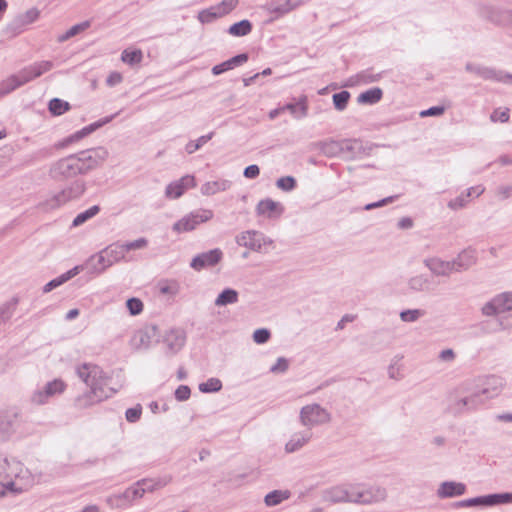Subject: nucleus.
<instances>
[{
    "label": "nucleus",
    "mask_w": 512,
    "mask_h": 512,
    "mask_svg": "<svg viewBox=\"0 0 512 512\" xmlns=\"http://www.w3.org/2000/svg\"><path fill=\"white\" fill-rule=\"evenodd\" d=\"M302 4V0H272L267 3L265 9L278 19Z\"/></svg>",
    "instance_id": "obj_24"
},
{
    "label": "nucleus",
    "mask_w": 512,
    "mask_h": 512,
    "mask_svg": "<svg viewBox=\"0 0 512 512\" xmlns=\"http://www.w3.org/2000/svg\"><path fill=\"white\" fill-rule=\"evenodd\" d=\"M30 473L23 464L15 458L9 459L0 453V482L4 481H29Z\"/></svg>",
    "instance_id": "obj_7"
},
{
    "label": "nucleus",
    "mask_w": 512,
    "mask_h": 512,
    "mask_svg": "<svg viewBox=\"0 0 512 512\" xmlns=\"http://www.w3.org/2000/svg\"><path fill=\"white\" fill-rule=\"evenodd\" d=\"M312 437L310 430L294 433L290 440L285 445V450L288 453H293L301 449Z\"/></svg>",
    "instance_id": "obj_30"
},
{
    "label": "nucleus",
    "mask_w": 512,
    "mask_h": 512,
    "mask_svg": "<svg viewBox=\"0 0 512 512\" xmlns=\"http://www.w3.org/2000/svg\"><path fill=\"white\" fill-rule=\"evenodd\" d=\"M214 136V132H210L206 135L200 136L195 141H189L185 146V151L188 154H193L200 148H202L208 141H210Z\"/></svg>",
    "instance_id": "obj_50"
},
{
    "label": "nucleus",
    "mask_w": 512,
    "mask_h": 512,
    "mask_svg": "<svg viewBox=\"0 0 512 512\" xmlns=\"http://www.w3.org/2000/svg\"><path fill=\"white\" fill-rule=\"evenodd\" d=\"M143 497V489L137 485V482L128 487L123 493L115 496H111L107 499V502L111 505H114L116 502V506H124L131 504L134 500L140 499Z\"/></svg>",
    "instance_id": "obj_22"
},
{
    "label": "nucleus",
    "mask_w": 512,
    "mask_h": 512,
    "mask_svg": "<svg viewBox=\"0 0 512 512\" xmlns=\"http://www.w3.org/2000/svg\"><path fill=\"white\" fill-rule=\"evenodd\" d=\"M276 186L285 192H290L296 188L297 182L293 176H284L276 181Z\"/></svg>",
    "instance_id": "obj_56"
},
{
    "label": "nucleus",
    "mask_w": 512,
    "mask_h": 512,
    "mask_svg": "<svg viewBox=\"0 0 512 512\" xmlns=\"http://www.w3.org/2000/svg\"><path fill=\"white\" fill-rule=\"evenodd\" d=\"M484 316L497 317L499 329L501 320L512 315V292H502L487 301L481 308Z\"/></svg>",
    "instance_id": "obj_5"
},
{
    "label": "nucleus",
    "mask_w": 512,
    "mask_h": 512,
    "mask_svg": "<svg viewBox=\"0 0 512 512\" xmlns=\"http://www.w3.org/2000/svg\"><path fill=\"white\" fill-rule=\"evenodd\" d=\"M400 198V195L399 194H396V195H391V196H388V197H385L379 201H376V202H372V203H368L364 206V210L366 211H370V210H373V209H376V208H380V207H383L385 205H388V204H391L393 202H395L396 200H398Z\"/></svg>",
    "instance_id": "obj_57"
},
{
    "label": "nucleus",
    "mask_w": 512,
    "mask_h": 512,
    "mask_svg": "<svg viewBox=\"0 0 512 512\" xmlns=\"http://www.w3.org/2000/svg\"><path fill=\"white\" fill-rule=\"evenodd\" d=\"M186 335L181 329H171L163 339L165 353L169 356L177 354L185 345Z\"/></svg>",
    "instance_id": "obj_20"
},
{
    "label": "nucleus",
    "mask_w": 512,
    "mask_h": 512,
    "mask_svg": "<svg viewBox=\"0 0 512 512\" xmlns=\"http://www.w3.org/2000/svg\"><path fill=\"white\" fill-rule=\"evenodd\" d=\"M147 245H148L147 239L142 237V238H138L131 242L113 243V244L107 246L106 248H104V250H105V254L109 258L108 262L114 264L121 260L129 261L128 259H126L127 252H129L131 250L143 249Z\"/></svg>",
    "instance_id": "obj_11"
},
{
    "label": "nucleus",
    "mask_w": 512,
    "mask_h": 512,
    "mask_svg": "<svg viewBox=\"0 0 512 512\" xmlns=\"http://www.w3.org/2000/svg\"><path fill=\"white\" fill-rule=\"evenodd\" d=\"M430 280L425 275H416L409 279L408 287L414 292H423L429 289Z\"/></svg>",
    "instance_id": "obj_42"
},
{
    "label": "nucleus",
    "mask_w": 512,
    "mask_h": 512,
    "mask_svg": "<svg viewBox=\"0 0 512 512\" xmlns=\"http://www.w3.org/2000/svg\"><path fill=\"white\" fill-rule=\"evenodd\" d=\"M213 216L214 213L210 209L191 211L173 224L172 231L177 234L191 232L195 230L198 225L211 220Z\"/></svg>",
    "instance_id": "obj_8"
},
{
    "label": "nucleus",
    "mask_w": 512,
    "mask_h": 512,
    "mask_svg": "<svg viewBox=\"0 0 512 512\" xmlns=\"http://www.w3.org/2000/svg\"><path fill=\"white\" fill-rule=\"evenodd\" d=\"M19 303V298L14 296L0 306V326L6 323L14 314Z\"/></svg>",
    "instance_id": "obj_39"
},
{
    "label": "nucleus",
    "mask_w": 512,
    "mask_h": 512,
    "mask_svg": "<svg viewBox=\"0 0 512 512\" xmlns=\"http://www.w3.org/2000/svg\"><path fill=\"white\" fill-rule=\"evenodd\" d=\"M195 186V177L193 175H185L179 180L171 182L166 186L165 196L169 199H178L187 189Z\"/></svg>",
    "instance_id": "obj_21"
},
{
    "label": "nucleus",
    "mask_w": 512,
    "mask_h": 512,
    "mask_svg": "<svg viewBox=\"0 0 512 512\" xmlns=\"http://www.w3.org/2000/svg\"><path fill=\"white\" fill-rule=\"evenodd\" d=\"M465 70L469 73H473L484 80H492L496 82H506L512 78L510 73L496 70L490 67L482 66L474 63H467Z\"/></svg>",
    "instance_id": "obj_17"
},
{
    "label": "nucleus",
    "mask_w": 512,
    "mask_h": 512,
    "mask_svg": "<svg viewBox=\"0 0 512 512\" xmlns=\"http://www.w3.org/2000/svg\"><path fill=\"white\" fill-rule=\"evenodd\" d=\"M108 257L105 254V250H101L99 253L91 256L90 262L93 263V269L98 273L104 271L106 268L112 266L113 264L108 262Z\"/></svg>",
    "instance_id": "obj_46"
},
{
    "label": "nucleus",
    "mask_w": 512,
    "mask_h": 512,
    "mask_svg": "<svg viewBox=\"0 0 512 512\" xmlns=\"http://www.w3.org/2000/svg\"><path fill=\"white\" fill-rule=\"evenodd\" d=\"M424 264L436 276H448L454 272L452 261L432 257L425 259Z\"/></svg>",
    "instance_id": "obj_26"
},
{
    "label": "nucleus",
    "mask_w": 512,
    "mask_h": 512,
    "mask_svg": "<svg viewBox=\"0 0 512 512\" xmlns=\"http://www.w3.org/2000/svg\"><path fill=\"white\" fill-rule=\"evenodd\" d=\"M19 427V418L15 412L0 414V441L8 440Z\"/></svg>",
    "instance_id": "obj_23"
},
{
    "label": "nucleus",
    "mask_w": 512,
    "mask_h": 512,
    "mask_svg": "<svg viewBox=\"0 0 512 512\" xmlns=\"http://www.w3.org/2000/svg\"><path fill=\"white\" fill-rule=\"evenodd\" d=\"M383 97V91L379 87L370 88L359 94L357 102L359 104L374 105L378 103Z\"/></svg>",
    "instance_id": "obj_36"
},
{
    "label": "nucleus",
    "mask_w": 512,
    "mask_h": 512,
    "mask_svg": "<svg viewBox=\"0 0 512 512\" xmlns=\"http://www.w3.org/2000/svg\"><path fill=\"white\" fill-rule=\"evenodd\" d=\"M252 27V23L249 20L243 19L232 24L228 29V33L235 37H243L252 31Z\"/></svg>",
    "instance_id": "obj_40"
},
{
    "label": "nucleus",
    "mask_w": 512,
    "mask_h": 512,
    "mask_svg": "<svg viewBox=\"0 0 512 512\" xmlns=\"http://www.w3.org/2000/svg\"><path fill=\"white\" fill-rule=\"evenodd\" d=\"M236 243L255 252H263L267 245H272V239L256 230H247L236 236Z\"/></svg>",
    "instance_id": "obj_13"
},
{
    "label": "nucleus",
    "mask_w": 512,
    "mask_h": 512,
    "mask_svg": "<svg viewBox=\"0 0 512 512\" xmlns=\"http://www.w3.org/2000/svg\"><path fill=\"white\" fill-rule=\"evenodd\" d=\"M29 481H4L0 482V498L5 495L7 491L19 493L24 489V485L28 484Z\"/></svg>",
    "instance_id": "obj_49"
},
{
    "label": "nucleus",
    "mask_w": 512,
    "mask_h": 512,
    "mask_svg": "<svg viewBox=\"0 0 512 512\" xmlns=\"http://www.w3.org/2000/svg\"><path fill=\"white\" fill-rule=\"evenodd\" d=\"M239 294L233 288H225L222 290L217 298L215 299L214 304L218 307L227 306L230 304H235L238 302Z\"/></svg>",
    "instance_id": "obj_37"
},
{
    "label": "nucleus",
    "mask_w": 512,
    "mask_h": 512,
    "mask_svg": "<svg viewBox=\"0 0 512 512\" xmlns=\"http://www.w3.org/2000/svg\"><path fill=\"white\" fill-rule=\"evenodd\" d=\"M472 191H477V196H480L481 194L484 193L485 188L482 185L470 187L464 193L460 194L454 199H451L448 202L447 206L451 210H459L461 208H464L468 203V198L472 196Z\"/></svg>",
    "instance_id": "obj_29"
},
{
    "label": "nucleus",
    "mask_w": 512,
    "mask_h": 512,
    "mask_svg": "<svg viewBox=\"0 0 512 512\" xmlns=\"http://www.w3.org/2000/svg\"><path fill=\"white\" fill-rule=\"evenodd\" d=\"M85 191V183L82 180H76L68 187L64 188L60 192L54 194L44 202L39 204V207L43 211L54 210L65 203L78 199Z\"/></svg>",
    "instance_id": "obj_6"
},
{
    "label": "nucleus",
    "mask_w": 512,
    "mask_h": 512,
    "mask_svg": "<svg viewBox=\"0 0 512 512\" xmlns=\"http://www.w3.org/2000/svg\"><path fill=\"white\" fill-rule=\"evenodd\" d=\"M289 497L290 492L288 490H273L265 496L264 502L267 506L272 507L280 504Z\"/></svg>",
    "instance_id": "obj_41"
},
{
    "label": "nucleus",
    "mask_w": 512,
    "mask_h": 512,
    "mask_svg": "<svg viewBox=\"0 0 512 512\" xmlns=\"http://www.w3.org/2000/svg\"><path fill=\"white\" fill-rule=\"evenodd\" d=\"M198 388L202 393H214L221 390L222 382L218 378H209L207 381L200 383Z\"/></svg>",
    "instance_id": "obj_55"
},
{
    "label": "nucleus",
    "mask_w": 512,
    "mask_h": 512,
    "mask_svg": "<svg viewBox=\"0 0 512 512\" xmlns=\"http://www.w3.org/2000/svg\"><path fill=\"white\" fill-rule=\"evenodd\" d=\"M321 151L328 157L340 156L342 157V146L341 140H329L325 141L321 145Z\"/></svg>",
    "instance_id": "obj_43"
},
{
    "label": "nucleus",
    "mask_w": 512,
    "mask_h": 512,
    "mask_svg": "<svg viewBox=\"0 0 512 512\" xmlns=\"http://www.w3.org/2000/svg\"><path fill=\"white\" fill-rule=\"evenodd\" d=\"M142 59L143 53L140 49H125L121 54V60L130 66L139 64Z\"/></svg>",
    "instance_id": "obj_47"
},
{
    "label": "nucleus",
    "mask_w": 512,
    "mask_h": 512,
    "mask_svg": "<svg viewBox=\"0 0 512 512\" xmlns=\"http://www.w3.org/2000/svg\"><path fill=\"white\" fill-rule=\"evenodd\" d=\"M100 211L98 205H93L87 210L80 212L72 221V227H78L83 225L85 222L96 216Z\"/></svg>",
    "instance_id": "obj_45"
},
{
    "label": "nucleus",
    "mask_w": 512,
    "mask_h": 512,
    "mask_svg": "<svg viewBox=\"0 0 512 512\" xmlns=\"http://www.w3.org/2000/svg\"><path fill=\"white\" fill-rule=\"evenodd\" d=\"M80 270H81L80 266H75L72 269L68 270L67 272L61 274L60 276L50 280L48 283H46L43 286V292L49 293L53 289L63 285L64 283H66L67 281H69L70 279H72L73 277L78 275Z\"/></svg>",
    "instance_id": "obj_31"
},
{
    "label": "nucleus",
    "mask_w": 512,
    "mask_h": 512,
    "mask_svg": "<svg viewBox=\"0 0 512 512\" xmlns=\"http://www.w3.org/2000/svg\"><path fill=\"white\" fill-rule=\"evenodd\" d=\"M476 262L475 251L471 249H465L458 254L457 258L452 260L454 272H460L467 270Z\"/></svg>",
    "instance_id": "obj_27"
},
{
    "label": "nucleus",
    "mask_w": 512,
    "mask_h": 512,
    "mask_svg": "<svg viewBox=\"0 0 512 512\" xmlns=\"http://www.w3.org/2000/svg\"><path fill=\"white\" fill-rule=\"evenodd\" d=\"M382 78V73L374 74L372 70L367 69L359 72L355 77L350 78V85L353 84H370L378 82Z\"/></svg>",
    "instance_id": "obj_38"
},
{
    "label": "nucleus",
    "mask_w": 512,
    "mask_h": 512,
    "mask_svg": "<svg viewBox=\"0 0 512 512\" xmlns=\"http://www.w3.org/2000/svg\"><path fill=\"white\" fill-rule=\"evenodd\" d=\"M221 17V13H218L215 6H211L207 9H203L198 13V20L202 24L212 23L216 19Z\"/></svg>",
    "instance_id": "obj_53"
},
{
    "label": "nucleus",
    "mask_w": 512,
    "mask_h": 512,
    "mask_svg": "<svg viewBox=\"0 0 512 512\" xmlns=\"http://www.w3.org/2000/svg\"><path fill=\"white\" fill-rule=\"evenodd\" d=\"M76 373L90 388L88 392L76 398L75 404L77 407L88 408L112 397L116 393L115 389L107 387L108 378L98 365L84 363L77 367Z\"/></svg>",
    "instance_id": "obj_3"
},
{
    "label": "nucleus",
    "mask_w": 512,
    "mask_h": 512,
    "mask_svg": "<svg viewBox=\"0 0 512 512\" xmlns=\"http://www.w3.org/2000/svg\"><path fill=\"white\" fill-rule=\"evenodd\" d=\"M238 0H222L219 4L215 5L218 13H221V17L231 12L236 8Z\"/></svg>",
    "instance_id": "obj_61"
},
{
    "label": "nucleus",
    "mask_w": 512,
    "mask_h": 512,
    "mask_svg": "<svg viewBox=\"0 0 512 512\" xmlns=\"http://www.w3.org/2000/svg\"><path fill=\"white\" fill-rule=\"evenodd\" d=\"M89 27H90V21H84V22L78 23L76 25H73L64 34H62L58 37V41L65 42L68 39L76 36L80 32L88 29Z\"/></svg>",
    "instance_id": "obj_51"
},
{
    "label": "nucleus",
    "mask_w": 512,
    "mask_h": 512,
    "mask_svg": "<svg viewBox=\"0 0 512 512\" xmlns=\"http://www.w3.org/2000/svg\"><path fill=\"white\" fill-rule=\"evenodd\" d=\"M222 258V250L214 248L194 256L190 262V267L196 271H201L205 268L214 267L222 260Z\"/></svg>",
    "instance_id": "obj_18"
},
{
    "label": "nucleus",
    "mask_w": 512,
    "mask_h": 512,
    "mask_svg": "<svg viewBox=\"0 0 512 512\" xmlns=\"http://www.w3.org/2000/svg\"><path fill=\"white\" fill-rule=\"evenodd\" d=\"M155 328L139 330L137 331L132 339L131 343L135 349H148L151 344V338L154 336Z\"/></svg>",
    "instance_id": "obj_34"
},
{
    "label": "nucleus",
    "mask_w": 512,
    "mask_h": 512,
    "mask_svg": "<svg viewBox=\"0 0 512 512\" xmlns=\"http://www.w3.org/2000/svg\"><path fill=\"white\" fill-rule=\"evenodd\" d=\"M327 497L333 503L358 504V483H344L334 486L327 492Z\"/></svg>",
    "instance_id": "obj_14"
},
{
    "label": "nucleus",
    "mask_w": 512,
    "mask_h": 512,
    "mask_svg": "<svg viewBox=\"0 0 512 512\" xmlns=\"http://www.w3.org/2000/svg\"><path fill=\"white\" fill-rule=\"evenodd\" d=\"M108 157L103 147L86 149L58 160L51 167V175L55 179H70L86 174L98 167Z\"/></svg>",
    "instance_id": "obj_2"
},
{
    "label": "nucleus",
    "mask_w": 512,
    "mask_h": 512,
    "mask_svg": "<svg viewBox=\"0 0 512 512\" xmlns=\"http://www.w3.org/2000/svg\"><path fill=\"white\" fill-rule=\"evenodd\" d=\"M119 113L112 114L110 116H106L104 118L99 119L98 121H95L82 129L74 132L73 134L69 135L68 137L64 138L57 147L63 148L66 147L72 143L78 142L81 139L85 138L86 136L90 135L97 129L101 128L102 126L110 123Z\"/></svg>",
    "instance_id": "obj_16"
},
{
    "label": "nucleus",
    "mask_w": 512,
    "mask_h": 512,
    "mask_svg": "<svg viewBox=\"0 0 512 512\" xmlns=\"http://www.w3.org/2000/svg\"><path fill=\"white\" fill-rule=\"evenodd\" d=\"M289 361L284 357H279L274 365L271 366L270 372L284 373L288 370Z\"/></svg>",
    "instance_id": "obj_63"
},
{
    "label": "nucleus",
    "mask_w": 512,
    "mask_h": 512,
    "mask_svg": "<svg viewBox=\"0 0 512 512\" xmlns=\"http://www.w3.org/2000/svg\"><path fill=\"white\" fill-rule=\"evenodd\" d=\"M299 419L308 430L330 422L331 414L317 403L308 404L301 408Z\"/></svg>",
    "instance_id": "obj_9"
},
{
    "label": "nucleus",
    "mask_w": 512,
    "mask_h": 512,
    "mask_svg": "<svg viewBox=\"0 0 512 512\" xmlns=\"http://www.w3.org/2000/svg\"><path fill=\"white\" fill-rule=\"evenodd\" d=\"M342 158L345 160H354L369 155L372 146L364 143L360 139H343L341 140Z\"/></svg>",
    "instance_id": "obj_15"
},
{
    "label": "nucleus",
    "mask_w": 512,
    "mask_h": 512,
    "mask_svg": "<svg viewBox=\"0 0 512 512\" xmlns=\"http://www.w3.org/2000/svg\"><path fill=\"white\" fill-rule=\"evenodd\" d=\"M387 498V490L381 486H366L358 483V504L366 505L382 502Z\"/></svg>",
    "instance_id": "obj_19"
},
{
    "label": "nucleus",
    "mask_w": 512,
    "mask_h": 512,
    "mask_svg": "<svg viewBox=\"0 0 512 512\" xmlns=\"http://www.w3.org/2000/svg\"><path fill=\"white\" fill-rule=\"evenodd\" d=\"M512 503V492L493 493L474 498L461 500L456 503L457 507H493L502 504Z\"/></svg>",
    "instance_id": "obj_10"
},
{
    "label": "nucleus",
    "mask_w": 512,
    "mask_h": 512,
    "mask_svg": "<svg viewBox=\"0 0 512 512\" xmlns=\"http://www.w3.org/2000/svg\"><path fill=\"white\" fill-rule=\"evenodd\" d=\"M505 380L501 376L487 375L463 383L449 397L448 409L453 414L476 410L503 391Z\"/></svg>",
    "instance_id": "obj_1"
},
{
    "label": "nucleus",
    "mask_w": 512,
    "mask_h": 512,
    "mask_svg": "<svg viewBox=\"0 0 512 512\" xmlns=\"http://www.w3.org/2000/svg\"><path fill=\"white\" fill-rule=\"evenodd\" d=\"M39 17V10L36 8L29 9L24 14L20 15L16 21L21 25H28L33 23Z\"/></svg>",
    "instance_id": "obj_59"
},
{
    "label": "nucleus",
    "mask_w": 512,
    "mask_h": 512,
    "mask_svg": "<svg viewBox=\"0 0 512 512\" xmlns=\"http://www.w3.org/2000/svg\"><path fill=\"white\" fill-rule=\"evenodd\" d=\"M285 111H289L295 119H302L307 116L308 103L307 97L301 96L296 102H290L283 105Z\"/></svg>",
    "instance_id": "obj_32"
},
{
    "label": "nucleus",
    "mask_w": 512,
    "mask_h": 512,
    "mask_svg": "<svg viewBox=\"0 0 512 512\" xmlns=\"http://www.w3.org/2000/svg\"><path fill=\"white\" fill-rule=\"evenodd\" d=\"M351 94L350 92L343 90L337 93H334L332 96L333 105L336 110L343 111L346 109L348 102L350 100Z\"/></svg>",
    "instance_id": "obj_52"
},
{
    "label": "nucleus",
    "mask_w": 512,
    "mask_h": 512,
    "mask_svg": "<svg viewBox=\"0 0 512 512\" xmlns=\"http://www.w3.org/2000/svg\"><path fill=\"white\" fill-rule=\"evenodd\" d=\"M142 414V406L137 404L134 407L128 408L125 412V418L129 423H136L140 420Z\"/></svg>",
    "instance_id": "obj_60"
},
{
    "label": "nucleus",
    "mask_w": 512,
    "mask_h": 512,
    "mask_svg": "<svg viewBox=\"0 0 512 512\" xmlns=\"http://www.w3.org/2000/svg\"><path fill=\"white\" fill-rule=\"evenodd\" d=\"M425 315L426 311L423 309H407L400 312V319L406 323H413Z\"/></svg>",
    "instance_id": "obj_54"
},
{
    "label": "nucleus",
    "mask_w": 512,
    "mask_h": 512,
    "mask_svg": "<svg viewBox=\"0 0 512 512\" xmlns=\"http://www.w3.org/2000/svg\"><path fill=\"white\" fill-rule=\"evenodd\" d=\"M174 395L178 401H186L190 398L191 390L187 385H180L175 390Z\"/></svg>",
    "instance_id": "obj_64"
},
{
    "label": "nucleus",
    "mask_w": 512,
    "mask_h": 512,
    "mask_svg": "<svg viewBox=\"0 0 512 512\" xmlns=\"http://www.w3.org/2000/svg\"><path fill=\"white\" fill-rule=\"evenodd\" d=\"M466 490L467 487L462 482L444 481L439 485L436 496L439 499L453 498L464 495Z\"/></svg>",
    "instance_id": "obj_25"
},
{
    "label": "nucleus",
    "mask_w": 512,
    "mask_h": 512,
    "mask_svg": "<svg viewBox=\"0 0 512 512\" xmlns=\"http://www.w3.org/2000/svg\"><path fill=\"white\" fill-rule=\"evenodd\" d=\"M232 185L230 180L220 179L216 181H208L201 186V193L205 196H212L218 192L228 190Z\"/></svg>",
    "instance_id": "obj_33"
},
{
    "label": "nucleus",
    "mask_w": 512,
    "mask_h": 512,
    "mask_svg": "<svg viewBox=\"0 0 512 512\" xmlns=\"http://www.w3.org/2000/svg\"><path fill=\"white\" fill-rule=\"evenodd\" d=\"M71 108L69 102L60 98H53L49 101L48 110L53 116H60Z\"/></svg>",
    "instance_id": "obj_44"
},
{
    "label": "nucleus",
    "mask_w": 512,
    "mask_h": 512,
    "mask_svg": "<svg viewBox=\"0 0 512 512\" xmlns=\"http://www.w3.org/2000/svg\"><path fill=\"white\" fill-rule=\"evenodd\" d=\"M126 307L132 316H136L143 311V302L139 298L131 297L126 301Z\"/></svg>",
    "instance_id": "obj_58"
},
{
    "label": "nucleus",
    "mask_w": 512,
    "mask_h": 512,
    "mask_svg": "<svg viewBox=\"0 0 512 512\" xmlns=\"http://www.w3.org/2000/svg\"><path fill=\"white\" fill-rule=\"evenodd\" d=\"M271 333L266 328H259L253 333V340L257 344H264L269 341Z\"/></svg>",
    "instance_id": "obj_62"
},
{
    "label": "nucleus",
    "mask_w": 512,
    "mask_h": 512,
    "mask_svg": "<svg viewBox=\"0 0 512 512\" xmlns=\"http://www.w3.org/2000/svg\"><path fill=\"white\" fill-rule=\"evenodd\" d=\"M66 387L67 385L63 380L54 379L37 388L31 396V401L37 405L46 404L51 398L61 395Z\"/></svg>",
    "instance_id": "obj_12"
},
{
    "label": "nucleus",
    "mask_w": 512,
    "mask_h": 512,
    "mask_svg": "<svg viewBox=\"0 0 512 512\" xmlns=\"http://www.w3.org/2000/svg\"><path fill=\"white\" fill-rule=\"evenodd\" d=\"M248 54L247 53H241V54H238L220 64H217L215 65L213 68H212V74L217 76V75H220L224 72H227L229 70H232L234 69L235 67L237 66H240L242 65L243 63H245L247 60H248Z\"/></svg>",
    "instance_id": "obj_28"
},
{
    "label": "nucleus",
    "mask_w": 512,
    "mask_h": 512,
    "mask_svg": "<svg viewBox=\"0 0 512 512\" xmlns=\"http://www.w3.org/2000/svg\"><path fill=\"white\" fill-rule=\"evenodd\" d=\"M256 211L258 215H266L268 217L272 216V213L277 212L281 214L283 212V207L280 203L273 201L270 198L261 200L256 207Z\"/></svg>",
    "instance_id": "obj_35"
},
{
    "label": "nucleus",
    "mask_w": 512,
    "mask_h": 512,
    "mask_svg": "<svg viewBox=\"0 0 512 512\" xmlns=\"http://www.w3.org/2000/svg\"><path fill=\"white\" fill-rule=\"evenodd\" d=\"M53 68L51 61H40L24 67L0 82V98L15 91L26 83L40 77Z\"/></svg>",
    "instance_id": "obj_4"
},
{
    "label": "nucleus",
    "mask_w": 512,
    "mask_h": 512,
    "mask_svg": "<svg viewBox=\"0 0 512 512\" xmlns=\"http://www.w3.org/2000/svg\"><path fill=\"white\" fill-rule=\"evenodd\" d=\"M181 286L177 280H165L159 283L161 294L176 296L180 292Z\"/></svg>",
    "instance_id": "obj_48"
}]
</instances>
